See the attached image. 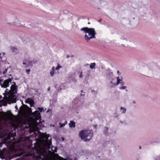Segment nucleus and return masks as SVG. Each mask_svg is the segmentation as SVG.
<instances>
[{
    "label": "nucleus",
    "instance_id": "nucleus-61",
    "mask_svg": "<svg viewBox=\"0 0 160 160\" xmlns=\"http://www.w3.org/2000/svg\"><path fill=\"white\" fill-rule=\"evenodd\" d=\"M6 149V148H4L3 149Z\"/></svg>",
    "mask_w": 160,
    "mask_h": 160
},
{
    "label": "nucleus",
    "instance_id": "nucleus-5",
    "mask_svg": "<svg viewBox=\"0 0 160 160\" xmlns=\"http://www.w3.org/2000/svg\"><path fill=\"white\" fill-rule=\"evenodd\" d=\"M48 152L52 153H55L57 152V151L56 147L53 146L52 144H51L48 147Z\"/></svg>",
    "mask_w": 160,
    "mask_h": 160
},
{
    "label": "nucleus",
    "instance_id": "nucleus-59",
    "mask_svg": "<svg viewBox=\"0 0 160 160\" xmlns=\"http://www.w3.org/2000/svg\"><path fill=\"white\" fill-rule=\"evenodd\" d=\"M88 24H90V23L89 22H88Z\"/></svg>",
    "mask_w": 160,
    "mask_h": 160
},
{
    "label": "nucleus",
    "instance_id": "nucleus-23",
    "mask_svg": "<svg viewBox=\"0 0 160 160\" xmlns=\"http://www.w3.org/2000/svg\"><path fill=\"white\" fill-rule=\"evenodd\" d=\"M54 72L53 71H51L50 72V75L51 77H53L54 74Z\"/></svg>",
    "mask_w": 160,
    "mask_h": 160
},
{
    "label": "nucleus",
    "instance_id": "nucleus-14",
    "mask_svg": "<svg viewBox=\"0 0 160 160\" xmlns=\"http://www.w3.org/2000/svg\"><path fill=\"white\" fill-rule=\"evenodd\" d=\"M38 111H39V112H40H40H42L44 111L43 108H42L38 107Z\"/></svg>",
    "mask_w": 160,
    "mask_h": 160
},
{
    "label": "nucleus",
    "instance_id": "nucleus-56",
    "mask_svg": "<svg viewBox=\"0 0 160 160\" xmlns=\"http://www.w3.org/2000/svg\"><path fill=\"white\" fill-rule=\"evenodd\" d=\"M81 92L82 93V92H83V91L82 90H81Z\"/></svg>",
    "mask_w": 160,
    "mask_h": 160
},
{
    "label": "nucleus",
    "instance_id": "nucleus-50",
    "mask_svg": "<svg viewBox=\"0 0 160 160\" xmlns=\"http://www.w3.org/2000/svg\"><path fill=\"white\" fill-rule=\"evenodd\" d=\"M1 54L0 53V58H1Z\"/></svg>",
    "mask_w": 160,
    "mask_h": 160
},
{
    "label": "nucleus",
    "instance_id": "nucleus-35",
    "mask_svg": "<svg viewBox=\"0 0 160 160\" xmlns=\"http://www.w3.org/2000/svg\"><path fill=\"white\" fill-rule=\"evenodd\" d=\"M93 127L95 129L96 128H97V125H94L93 126Z\"/></svg>",
    "mask_w": 160,
    "mask_h": 160
},
{
    "label": "nucleus",
    "instance_id": "nucleus-38",
    "mask_svg": "<svg viewBox=\"0 0 160 160\" xmlns=\"http://www.w3.org/2000/svg\"><path fill=\"white\" fill-rule=\"evenodd\" d=\"M58 86V85L57 84H55L54 85V86H55V88H57V86Z\"/></svg>",
    "mask_w": 160,
    "mask_h": 160
},
{
    "label": "nucleus",
    "instance_id": "nucleus-8",
    "mask_svg": "<svg viewBox=\"0 0 160 160\" xmlns=\"http://www.w3.org/2000/svg\"><path fill=\"white\" fill-rule=\"evenodd\" d=\"M107 76L109 80H110L111 79H113V74L112 72H111L108 73L107 74Z\"/></svg>",
    "mask_w": 160,
    "mask_h": 160
},
{
    "label": "nucleus",
    "instance_id": "nucleus-27",
    "mask_svg": "<svg viewBox=\"0 0 160 160\" xmlns=\"http://www.w3.org/2000/svg\"><path fill=\"white\" fill-rule=\"evenodd\" d=\"M120 84L121 85H123L124 84V82L122 81L120 82Z\"/></svg>",
    "mask_w": 160,
    "mask_h": 160
},
{
    "label": "nucleus",
    "instance_id": "nucleus-19",
    "mask_svg": "<svg viewBox=\"0 0 160 160\" xmlns=\"http://www.w3.org/2000/svg\"><path fill=\"white\" fill-rule=\"evenodd\" d=\"M127 88L126 86H124L119 87V89H125Z\"/></svg>",
    "mask_w": 160,
    "mask_h": 160
},
{
    "label": "nucleus",
    "instance_id": "nucleus-58",
    "mask_svg": "<svg viewBox=\"0 0 160 160\" xmlns=\"http://www.w3.org/2000/svg\"><path fill=\"white\" fill-rule=\"evenodd\" d=\"M67 122L66 121H65V124H66V123H67Z\"/></svg>",
    "mask_w": 160,
    "mask_h": 160
},
{
    "label": "nucleus",
    "instance_id": "nucleus-1",
    "mask_svg": "<svg viewBox=\"0 0 160 160\" xmlns=\"http://www.w3.org/2000/svg\"><path fill=\"white\" fill-rule=\"evenodd\" d=\"M80 30L85 33H88V36H90L89 37L87 34H85L84 38L87 42H88L91 39L95 38L96 32L94 28L85 27L81 28Z\"/></svg>",
    "mask_w": 160,
    "mask_h": 160
},
{
    "label": "nucleus",
    "instance_id": "nucleus-48",
    "mask_svg": "<svg viewBox=\"0 0 160 160\" xmlns=\"http://www.w3.org/2000/svg\"><path fill=\"white\" fill-rule=\"evenodd\" d=\"M8 112H9L10 113H12L11 112L10 110H9Z\"/></svg>",
    "mask_w": 160,
    "mask_h": 160
},
{
    "label": "nucleus",
    "instance_id": "nucleus-31",
    "mask_svg": "<svg viewBox=\"0 0 160 160\" xmlns=\"http://www.w3.org/2000/svg\"><path fill=\"white\" fill-rule=\"evenodd\" d=\"M29 104H30V107H32L33 106V104H31V103H29Z\"/></svg>",
    "mask_w": 160,
    "mask_h": 160
},
{
    "label": "nucleus",
    "instance_id": "nucleus-33",
    "mask_svg": "<svg viewBox=\"0 0 160 160\" xmlns=\"http://www.w3.org/2000/svg\"><path fill=\"white\" fill-rule=\"evenodd\" d=\"M102 19H100L99 20H98V21L99 22H101L102 21Z\"/></svg>",
    "mask_w": 160,
    "mask_h": 160
},
{
    "label": "nucleus",
    "instance_id": "nucleus-22",
    "mask_svg": "<svg viewBox=\"0 0 160 160\" xmlns=\"http://www.w3.org/2000/svg\"><path fill=\"white\" fill-rule=\"evenodd\" d=\"M12 158L9 157H6L5 158V160H11Z\"/></svg>",
    "mask_w": 160,
    "mask_h": 160
},
{
    "label": "nucleus",
    "instance_id": "nucleus-44",
    "mask_svg": "<svg viewBox=\"0 0 160 160\" xmlns=\"http://www.w3.org/2000/svg\"><path fill=\"white\" fill-rule=\"evenodd\" d=\"M15 108L16 109H18V107H17V106H15Z\"/></svg>",
    "mask_w": 160,
    "mask_h": 160
},
{
    "label": "nucleus",
    "instance_id": "nucleus-43",
    "mask_svg": "<svg viewBox=\"0 0 160 160\" xmlns=\"http://www.w3.org/2000/svg\"><path fill=\"white\" fill-rule=\"evenodd\" d=\"M0 158L2 159H4V158H2V157L1 156H0Z\"/></svg>",
    "mask_w": 160,
    "mask_h": 160
},
{
    "label": "nucleus",
    "instance_id": "nucleus-29",
    "mask_svg": "<svg viewBox=\"0 0 160 160\" xmlns=\"http://www.w3.org/2000/svg\"><path fill=\"white\" fill-rule=\"evenodd\" d=\"M22 64L24 65H25L26 66H27V62H23L22 63Z\"/></svg>",
    "mask_w": 160,
    "mask_h": 160
},
{
    "label": "nucleus",
    "instance_id": "nucleus-39",
    "mask_svg": "<svg viewBox=\"0 0 160 160\" xmlns=\"http://www.w3.org/2000/svg\"><path fill=\"white\" fill-rule=\"evenodd\" d=\"M50 87H48V91H50Z\"/></svg>",
    "mask_w": 160,
    "mask_h": 160
},
{
    "label": "nucleus",
    "instance_id": "nucleus-60",
    "mask_svg": "<svg viewBox=\"0 0 160 160\" xmlns=\"http://www.w3.org/2000/svg\"><path fill=\"white\" fill-rule=\"evenodd\" d=\"M126 91H128V90H127V89H126Z\"/></svg>",
    "mask_w": 160,
    "mask_h": 160
},
{
    "label": "nucleus",
    "instance_id": "nucleus-17",
    "mask_svg": "<svg viewBox=\"0 0 160 160\" xmlns=\"http://www.w3.org/2000/svg\"><path fill=\"white\" fill-rule=\"evenodd\" d=\"M120 109H121V110H123V111H122L123 113H125L126 111V109L125 108H124V107H121L120 108Z\"/></svg>",
    "mask_w": 160,
    "mask_h": 160
},
{
    "label": "nucleus",
    "instance_id": "nucleus-54",
    "mask_svg": "<svg viewBox=\"0 0 160 160\" xmlns=\"http://www.w3.org/2000/svg\"><path fill=\"white\" fill-rule=\"evenodd\" d=\"M12 25H15V24L14 23H12L11 24Z\"/></svg>",
    "mask_w": 160,
    "mask_h": 160
},
{
    "label": "nucleus",
    "instance_id": "nucleus-6",
    "mask_svg": "<svg viewBox=\"0 0 160 160\" xmlns=\"http://www.w3.org/2000/svg\"><path fill=\"white\" fill-rule=\"evenodd\" d=\"M10 48L11 50V52L14 54H16L19 52L18 49L15 47L11 46Z\"/></svg>",
    "mask_w": 160,
    "mask_h": 160
},
{
    "label": "nucleus",
    "instance_id": "nucleus-10",
    "mask_svg": "<svg viewBox=\"0 0 160 160\" xmlns=\"http://www.w3.org/2000/svg\"><path fill=\"white\" fill-rule=\"evenodd\" d=\"M69 127L71 128H74L75 127V123L72 121H71L69 123Z\"/></svg>",
    "mask_w": 160,
    "mask_h": 160
},
{
    "label": "nucleus",
    "instance_id": "nucleus-12",
    "mask_svg": "<svg viewBox=\"0 0 160 160\" xmlns=\"http://www.w3.org/2000/svg\"><path fill=\"white\" fill-rule=\"evenodd\" d=\"M96 66V63L95 62L92 63L90 64V68L92 69H95V66Z\"/></svg>",
    "mask_w": 160,
    "mask_h": 160
},
{
    "label": "nucleus",
    "instance_id": "nucleus-28",
    "mask_svg": "<svg viewBox=\"0 0 160 160\" xmlns=\"http://www.w3.org/2000/svg\"><path fill=\"white\" fill-rule=\"evenodd\" d=\"M10 90H11L10 89V90H9L8 89H7L6 90L5 92L6 93H8L9 92Z\"/></svg>",
    "mask_w": 160,
    "mask_h": 160
},
{
    "label": "nucleus",
    "instance_id": "nucleus-45",
    "mask_svg": "<svg viewBox=\"0 0 160 160\" xmlns=\"http://www.w3.org/2000/svg\"><path fill=\"white\" fill-rule=\"evenodd\" d=\"M28 100H29L32 101V99H31V98H28Z\"/></svg>",
    "mask_w": 160,
    "mask_h": 160
},
{
    "label": "nucleus",
    "instance_id": "nucleus-37",
    "mask_svg": "<svg viewBox=\"0 0 160 160\" xmlns=\"http://www.w3.org/2000/svg\"><path fill=\"white\" fill-rule=\"evenodd\" d=\"M121 39H123L124 40H127V39L125 38H121Z\"/></svg>",
    "mask_w": 160,
    "mask_h": 160
},
{
    "label": "nucleus",
    "instance_id": "nucleus-40",
    "mask_svg": "<svg viewBox=\"0 0 160 160\" xmlns=\"http://www.w3.org/2000/svg\"><path fill=\"white\" fill-rule=\"evenodd\" d=\"M84 94H83L82 93H81L80 96H84Z\"/></svg>",
    "mask_w": 160,
    "mask_h": 160
},
{
    "label": "nucleus",
    "instance_id": "nucleus-51",
    "mask_svg": "<svg viewBox=\"0 0 160 160\" xmlns=\"http://www.w3.org/2000/svg\"><path fill=\"white\" fill-rule=\"evenodd\" d=\"M120 122L121 123H123V122H122V121H120Z\"/></svg>",
    "mask_w": 160,
    "mask_h": 160
},
{
    "label": "nucleus",
    "instance_id": "nucleus-2",
    "mask_svg": "<svg viewBox=\"0 0 160 160\" xmlns=\"http://www.w3.org/2000/svg\"><path fill=\"white\" fill-rule=\"evenodd\" d=\"M93 136L92 130H82L79 133V136L82 140H84L85 142L90 141Z\"/></svg>",
    "mask_w": 160,
    "mask_h": 160
},
{
    "label": "nucleus",
    "instance_id": "nucleus-46",
    "mask_svg": "<svg viewBox=\"0 0 160 160\" xmlns=\"http://www.w3.org/2000/svg\"><path fill=\"white\" fill-rule=\"evenodd\" d=\"M7 71V70H6V71H4L3 72V73H5Z\"/></svg>",
    "mask_w": 160,
    "mask_h": 160
},
{
    "label": "nucleus",
    "instance_id": "nucleus-53",
    "mask_svg": "<svg viewBox=\"0 0 160 160\" xmlns=\"http://www.w3.org/2000/svg\"><path fill=\"white\" fill-rule=\"evenodd\" d=\"M71 57H72V58H73V55H72L71 56Z\"/></svg>",
    "mask_w": 160,
    "mask_h": 160
},
{
    "label": "nucleus",
    "instance_id": "nucleus-34",
    "mask_svg": "<svg viewBox=\"0 0 160 160\" xmlns=\"http://www.w3.org/2000/svg\"><path fill=\"white\" fill-rule=\"evenodd\" d=\"M70 57V56L69 55H67L66 56V58H69Z\"/></svg>",
    "mask_w": 160,
    "mask_h": 160
},
{
    "label": "nucleus",
    "instance_id": "nucleus-13",
    "mask_svg": "<svg viewBox=\"0 0 160 160\" xmlns=\"http://www.w3.org/2000/svg\"><path fill=\"white\" fill-rule=\"evenodd\" d=\"M113 80L111 79L110 82V87L111 88H113V86H114L113 83L112 82H113Z\"/></svg>",
    "mask_w": 160,
    "mask_h": 160
},
{
    "label": "nucleus",
    "instance_id": "nucleus-25",
    "mask_svg": "<svg viewBox=\"0 0 160 160\" xmlns=\"http://www.w3.org/2000/svg\"><path fill=\"white\" fill-rule=\"evenodd\" d=\"M26 72L28 74H29L31 70L30 69H27L26 70Z\"/></svg>",
    "mask_w": 160,
    "mask_h": 160
},
{
    "label": "nucleus",
    "instance_id": "nucleus-57",
    "mask_svg": "<svg viewBox=\"0 0 160 160\" xmlns=\"http://www.w3.org/2000/svg\"><path fill=\"white\" fill-rule=\"evenodd\" d=\"M2 54H3V55H4V54H5V52H3Z\"/></svg>",
    "mask_w": 160,
    "mask_h": 160
},
{
    "label": "nucleus",
    "instance_id": "nucleus-15",
    "mask_svg": "<svg viewBox=\"0 0 160 160\" xmlns=\"http://www.w3.org/2000/svg\"><path fill=\"white\" fill-rule=\"evenodd\" d=\"M105 129L104 131V133L105 135H106L108 131V127H105Z\"/></svg>",
    "mask_w": 160,
    "mask_h": 160
},
{
    "label": "nucleus",
    "instance_id": "nucleus-16",
    "mask_svg": "<svg viewBox=\"0 0 160 160\" xmlns=\"http://www.w3.org/2000/svg\"><path fill=\"white\" fill-rule=\"evenodd\" d=\"M32 64H37L38 62V61L36 59H33L32 60Z\"/></svg>",
    "mask_w": 160,
    "mask_h": 160
},
{
    "label": "nucleus",
    "instance_id": "nucleus-42",
    "mask_svg": "<svg viewBox=\"0 0 160 160\" xmlns=\"http://www.w3.org/2000/svg\"><path fill=\"white\" fill-rule=\"evenodd\" d=\"M108 71H109V72H111V70H110V68H109L108 69Z\"/></svg>",
    "mask_w": 160,
    "mask_h": 160
},
{
    "label": "nucleus",
    "instance_id": "nucleus-32",
    "mask_svg": "<svg viewBox=\"0 0 160 160\" xmlns=\"http://www.w3.org/2000/svg\"><path fill=\"white\" fill-rule=\"evenodd\" d=\"M117 73L118 74V75H120L121 74V73L119 72V71H117Z\"/></svg>",
    "mask_w": 160,
    "mask_h": 160
},
{
    "label": "nucleus",
    "instance_id": "nucleus-7",
    "mask_svg": "<svg viewBox=\"0 0 160 160\" xmlns=\"http://www.w3.org/2000/svg\"><path fill=\"white\" fill-rule=\"evenodd\" d=\"M24 61H25L27 63V65L25 67V68H28L30 66L31 67H33V64L32 60L28 61L26 59H25Z\"/></svg>",
    "mask_w": 160,
    "mask_h": 160
},
{
    "label": "nucleus",
    "instance_id": "nucleus-9",
    "mask_svg": "<svg viewBox=\"0 0 160 160\" xmlns=\"http://www.w3.org/2000/svg\"><path fill=\"white\" fill-rule=\"evenodd\" d=\"M117 82L116 83H113V84L114 86H117L118 85L120 82H121V81H122V79H120L119 77H117Z\"/></svg>",
    "mask_w": 160,
    "mask_h": 160
},
{
    "label": "nucleus",
    "instance_id": "nucleus-26",
    "mask_svg": "<svg viewBox=\"0 0 160 160\" xmlns=\"http://www.w3.org/2000/svg\"><path fill=\"white\" fill-rule=\"evenodd\" d=\"M154 160H160V156H157L155 158Z\"/></svg>",
    "mask_w": 160,
    "mask_h": 160
},
{
    "label": "nucleus",
    "instance_id": "nucleus-30",
    "mask_svg": "<svg viewBox=\"0 0 160 160\" xmlns=\"http://www.w3.org/2000/svg\"><path fill=\"white\" fill-rule=\"evenodd\" d=\"M55 70V68H54V67H53L52 68V71H53L54 72Z\"/></svg>",
    "mask_w": 160,
    "mask_h": 160
},
{
    "label": "nucleus",
    "instance_id": "nucleus-55",
    "mask_svg": "<svg viewBox=\"0 0 160 160\" xmlns=\"http://www.w3.org/2000/svg\"><path fill=\"white\" fill-rule=\"evenodd\" d=\"M133 103H135V101H133Z\"/></svg>",
    "mask_w": 160,
    "mask_h": 160
},
{
    "label": "nucleus",
    "instance_id": "nucleus-52",
    "mask_svg": "<svg viewBox=\"0 0 160 160\" xmlns=\"http://www.w3.org/2000/svg\"><path fill=\"white\" fill-rule=\"evenodd\" d=\"M139 149H141V146H140L139 147Z\"/></svg>",
    "mask_w": 160,
    "mask_h": 160
},
{
    "label": "nucleus",
    "instance_id": "nucleus-18",
    "mask_svg": "<svg viewBox=\"0 0 160 160\" xmlns=\"http://www.w3.org/2000/svg\"><path fill=\"white\" fill-rule=\"evenodd\" d=\"M61 68L62 67L59 64H58L57 66L56 67L55 69L56 70H58Z\"/></svg>",
    "mask_w": 160,
    "mask_h": 160
},
{
    "label": "nucleus",
    "instance_id": "nucleus-47",
    "mask_svg": "<svg viewBox=\"0 0 160 160\" xmlns=\"http://www.w3.org/2000/svg\"><path fill=\"white\" fill-rule=\"evenodd\" d=\"M2 146V144H0V148Z\"/></svg>",
    "mask_w": 160,
    "mask_h": 160
},
{
    "label": "nucleus",
    "instance_id": "nucleus-20",
    "mask_svg": "<svg viewBox=\"0 0 160 160\" xmlns=\"http://www.w3.org/2000/svg\"><path fill=\"white\" fill-rule=\"evenodd\" d=\"M59 125H60V127L61 128L63 127L65 125V123H62L61 122H60L59 123Z\"/></svg>",
    "mask_w": 160,
    "mask_h": 160
},
{
    "label": "nucleus",
    "instance_id": "nucleus-36",
    "mask_svg": "<svg viewBox=\"0 0 160 160\" xmlns=\"http://www.w3.org/2000/svg\"><path fill=\"white\" fill-rule=\"evenodd\" d=\"M25 102L26 103H29V104L30 103L28 102L27 101H25Z\"/></svg>",
    "mask_w": 160,
    "mask_h": 160
},
{
    "label": "nucleus",
    "instance_id": "nucleus-11",
    "mask_svg": "<svg viewBox=\"0 0 160 160\" xmlns=\"http://www.w3.org/2000/svg\"><path fill=\"white\" fill-rule=\"evenodd\" d=\"M34 114H35V115L36 116V117H38L39 118H41V116L40 115V112H39L38 111H37V110L35 111L34 112Z\"/></svg>",
    "mask_w": 160,
    "mask_h": 160
},
{
    "label": "nucleus",
    "instance_id": "nucleus-3",
    "mask_svg": "<svg viewBox=\"0 0 160 160\" xmlns=\"http://www.w3.org/2000/svg\"><path fill=\"white\" fill-rule=\"evenodd\" d=\"M13 79L12 77L11 78H9L7 79L4 81L3 83H0V85L2 88H7L8 87L9 85V83L11 82L12 80Z\"/></svg>",
    "mask_w": 160,
    "mask_h": 160
},
{
    "label": "nucleus",
    "instance_id": "nucleus-21",
    "mask_svg": "<svg viewBox=\"0 0 160 160\" xmlns=\"http://www.w3.org/2000/svg\"><path fill=\"white\" fill-rule=\"evenodd\" d=\"M62 86H59L58 87V88L57 89V91L58 92L60 91L62 89Z\"/></svg>",
    "mask_w": 160,
    "mask_h": 160
},
{
    "label": "nucleus",
    "instance_id": "nucleus-49",
    "mask_svg": "<svg viewBox=\"0 0 160 160\" xmlns=\"http://www.w3.org/2000/svg\"><path fill=\"white\" fill-rule=\"evenodd\" d=\"M94 92V90H92V93L93 92Z\"/></svg>",
    "mask_w": 160,
    "mask_h": 160
},
{
    "label": "nucleus",
    "instance_id": "nucleus-41",
    "mask_svg": "<svg viewBox=\"0 0 160 160\" xmlns=\"http://www.w3.org/2000/svg\"><path fill=\"white\" fill-rule=\"evenodd\" d=\"M39 123H42V122H41V120H40L39 121Z\"/></svg>",
    "mask_w": 160,
    "mask_h": 160
},
{
    "label": "nucleus",
    "instance_id": "nucleus-24",
    "mask_svg": "<svg viewBox=\"0 0 160 160\" xmlns=\"http://www.w3.org/2000/svg\"><path fill=\"white\" fill-rule=\"evenodd\" d=\"M80 75H79V77L80 78H81L82 77H83V75H82V72H80Z\"/></svg>",
    "mask_w": 160,
    "mask_h": 160
},
{
    "label": "nucleus",
    "instance_id": "nucleus-4",
    "mask_svg": "<svg viewBox=\"0 0 160 160\" xmlns=\"http://www.w3.org/2000/svg\"><path fill=\"white\" fill-rule=\"evenodd\" d=\"M12 83V84L10 88V90H12V92L15 94L17 92L18 86H16L15 82H13Z\"/></svg>",
    "mask_w": 160,
    "mask_h": 160
}]
</instances>
